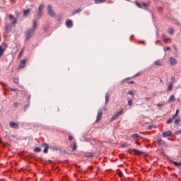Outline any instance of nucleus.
Listing matches in <instances>:
<instances>
[{
  "label": "nucleus",
  "mask_w": 181,
  "mask_h": 181,
  "mask_svg": "<svg viewBox=\"0 0 181 181\" xmlns=\"http://www.w3.org/2000/svg\"><path fill=\"white\" fill-rule=\"evenodd\" d=\"M34 34H35V30L28 29L25 32V35H26L25 40H29V39H30Z\"/></svg>",
  "instance_id": "nucleus-1"
},
{
  "label": "nucleus",
  "mask_w": 181,
  "mask_h": 181,
  "mask_svg": "<svg viewBox=\"0 0 181 181\" xmlns=\"http://www.w3.org/2000/svg\"><path fill=\"white\" fill-rule=\"evenodd\" d=\"M47 11L48 15H49V16H51L52 18H56V13L54 12V11H53V7H52V5H48Z\"/></svg>",
  "instance_id": "nucleus-2"
},
{
  "label": "nucleus",
  "mask_w": 181,
  "mask_h": 181,
  "mask_svg": "<svg viewBox=\"0 0 181 181\" xmlns=\"http://www.w3.org/2000/svg\"><path fill=\"white\" fill-rule=\"evenodd\" d=\"M8 48V44L4 43V45L0 46V57L4 56L5 51Z\"/></svg>",
  "instance_id": "nucleus-3"
},
{
  "label": "nucleus",
  "mask_w": 181,
  "mask_h": 181,
  "mask_svg": "<svg viewBox=\"0 0 181 181\" xmlns=\"http://www.w3.org/2000/svg\"><path fill=\"white\" fill-rule=\"evenodd\" d=\"M43 9H45V5L40 4L38 7V12L37 13L38 18H42V13L43 12Z\"/></svg>",
  "instance_id": "nucleus-4"
},
{
  "label": "nucleus",
  "mask_w": 181,
  "mask_h": 181,
  "mask_svg": "<svg viewBox=\"0 0 181 181\" xmlns=\"http://www.w3.org/2000/svg\"><path fill=\"white\" fill-rule=\"evenodd\" d=\"M8 19H10V21H13L11 22L12 25H16V23L18 22V19H16L13 15L9 14Z\"/></svg>",
  "instance_id": "nucleus-5"
},
{
  "label": "nucleus",
  "mask_w": 181,
  "mask_h": 181,
  "mask_svg": "<svg viewBox=\"0 0 181 181\" xmlns=\"http://www.w3.org/2000/svg\"><path fill=\"white\" fill-rule=\"evenodd\" d=\"M5 33H9V32H11V30H12V25H11V24L6 23L5 24Z\"/></svg>",
  "instance_id": "nucleus-6"
},
{
  "label": "nucleus",
  "mask_w": 181,
  "mask_h": 181,
  "mask_svg": "<svg viewBox=\"0 0 181 181\" xmlns=\"http://www.w3.org/2000/svg\"><path fill=\"white\" fill-rule=\"evenodd\" d=\"M9 125L11 128H13V129H18V128H19V124L15 122H10Z\"/></svg>",
  "instance_id": "nucleus-7"
},
{
  "label": "nucleus",
  "mask_w": 181,
  "mask_h": 181,
  "mask_svg": "<svg viewBox=\"0 0 181 181\" xmlns=\"http://www.w3.org/2000/svg\"><path fill=\"white\" fill-rule=\"evenodd\" d=\"M170 135H172V131L170 130L164 132L162 134L163 138H168V136H170Z\"/></svg>",
  "instance_id": "nucleus-8"
},
{
  "label": "nucleus",
  "mask_w": 181,
  "mask_h": 181,
  "mask_svg": "<svg viewBox=\"0 0 181 181\" xmlns=\"http://www.w3.org/2000/svg\"><path fill=\"white\" fill-rule=\"evenodd\" d=\"M101 118H103V111H100L98 112L97 119L95 122H99V121H101Z\"/></svg>",
  "instance_id": "nucleus-9"
},
{
  "label": "nucleus",
  "mask_w": 181,
  "mask_h": 181,
  "mask_svg": "<svg viewBox=\"0 0 181 181\" xmlns=\"http://www.w3.org/2000/svg\"><path fill=\"white\" fill-rule=\"evenodd\" d=\"M170 63L171 66H176V64H177V61H176V59H175L173 57H170Z\"/></svg>",
  "instance_id": "nucleus-10"
},
{
  "label": "nucleus",
  "mask_w": 181,
  "mask_h": 181,
  "mask_svg": "<svg viewBox=\"0 0 181 181\" xmlns=\"http://www.w3.org/2000/svg\"><path fill=\"white\" fill-rule=\"evenodd\" d=\"M122 112H124V110H121L120 111L117 112L115 115L112 118V119H117L119 115H122Z\"/></svg>",
  "instance_id": "nucleus-11"
},
{
  "label": "nucleus",
  "mask_w": 181,
  "mask_h": 181,
  "mask_svg": "<svg viewBox=\"0 0 181 181\" xmlns=\"http://www.w3.org/2000/svg\"><path fill=\"white\" fill-rule=\"evenodd\" d=\"M66 26L67 28H73V21L71 20H66Z\"/></svg>",
  "instance_id": "nucleus-12"
},
{
  "label": "nucleus",
  "mask_w": 181,
  "mask_h": 181,
  "mask_svg": "<svg viewBox=\"0 0 181 181\" xmlns=\"http://www.w3.org/2000/svg\"><path fill=\"white\" fill-rule=\"evenodd\" d=\"M43 148H45L44 149V153H47V152H49V144L44 143L42 144Z\"/></svg>",
  "instance_id": "nucleus-13"
},
{
  "label": "nucleus",
  "mask_w": 181,
  "mask_h": 181,
  "mask_svg": "<svg viewBox=\"0 0 181 181\" xmlns=\"http://www.w3.org/2000/svg\"><path fill=\"white\" fill-rule=\"evenodd\" d=\"M26 66V59H23L21 62L19 69H23Z\"/></svg>",
  "instance_id": "nucleus-14"
},
{
  "label": "nucleus",
  "mask_w": 181,
  "mask_h": 181,
  "mask_svg": "<svg viewBox=\"0 0 181 181\" xmlns=\"http://www.w3.org/2000/svg\"><path fill=\"white\" fill-rule=\"evenodd\" d=\"M70 148H72V151H77V143L74 141V145L71 144Z\"/></svg>",
  "instance_id": "nucleus-15"
},
{
  "label": "nucleus",
  "mask_w": 181,
  "mask_h": 181,
  "mask_svg": "<svg viewBox=\"0 0 181 181\" xmlns=\"http://www.w3.org/2000/svg\"><path fill=\"white\" fill-rule=\"evenodd\" d=\"M36 28H37V22H36V21H33V29L32 30H36Z\"/></svg>",
  "instance_id": "nucleus-16"
},
{
  "label": "nucleus",
  "mask_w": 181,
  "mask_h": 181,
  "mask_svg": "<svg viewBox=\"0 0 181 181\" xmlns=\"http://www.w3.org/2000/svg\"><path fill=\"white\" fill-rule=\"evenodd\" d=\"M81 11H83V9H81V8H78V9L72 12L71 16H74V15H76V13H80V12H81Z\"/></svg>",
  "instance_id": "nucleus-17"
},
{
  "label": "nucleus",
  "mask_w": 181,
  "mask_h": 181,
  "mask_svg": "<svg viewBox=\"0 0 181 181\" xmlns=\"http://www.w3.org/2000/svg\"><path fill=\"white\" fill-rule=\"evenodd\" d=\"M105 104H108V101H110V95L108 93H106L105 95Z\"/></svg>",
  "instance_id": "nucleus-18"
},
{
  "label": "nucleus",
  "mask_w": 181,
  "mask_h": 181,
  "mask_svg": "<svg viewBox=\"0 0 181 181\" xmlns=\"http://www.w3.org/2000/svg\"><path fill=\"white\" fill-rule=\"evenodd\" d=\"M162 37L163 39V41L165 43H168V40H169V38H168V36H166L164 33L162 34Z\"/></svg>",
  "instance_id": "nucleus-19"
},
{
  "label": "nucleus",
  "mask_w": 181,
  "mask_h": 181,
  "mask_svg": "<svg viewBox=\"0 0 181 181\" xmlns=\"http://www.w3.org/2000/svg\"><path fill=\"white\" fill-rule=\"evenodd\" d=\"M133 152H134V155H142V151L138 149H133Z\"/></svg>",
  "instance_id": "nucleus-20"
},
{
  "label": "nucleus",
  "mask_w": 181,
  "mask_h": 181,
  "mask_svg": "<svg viewBox=\"0 0 181 181\" xmlns=\"http://www.w3.org/2000/svg\"><path fill=\"white\" fill-rule=\"evenodd\" d=\"M30 13V9H26L23 11L24 16H28Z\"/></svg>",
  "instance_id": "nucleus-21"
},
{
  "label": "nucleus",
  "mask_w": 181,
  "mask_h": 181,
  "mask_svg": "<svg viewBox=\"0 0 181 181\" xmlns=\"http://www.w3.org/2000/svg\"><path fill=\"white\" fill-rule=\"evenodd\" d=\"M155 66H162V62L160 60H156L154 62Z\"/></svg>",
  "instance_id": "nucleus-22"
},
{
  "label": "nucleus",
  "mask_w": 181,
  "mask_h": 181,
  "mask_svg": "<svg viewBox=\"0 0 181 181\" xmlns=\"http://www.w3.org/2000/svg\"><path fill=\"white\" fill-rule=\"evenodd\" d=\"M172 90H173V83H170L167 89V91L170 92V91H172Z\"/></svg>",
  "instance_id": "nucleus-23"
},
{
  "label": "nucleus",
  "mask_w": 181,
  "mask_h": 181,
  "mask_svg": "<svg viewBox=\"0 0 181 181\" xmlns=\"http://www.w3.org/2000/svg\"><path fill=\"white\" fill-rule=\"evenodd\" d=\"M131 138H133V139H138V138L141 137L139 136V134H134L131 136Z\"/></svg>",
  "instance_id": "nucleus-24"
},
{
  "label": "nucleus",
  "mask_w": 181,
  "mask_h": 181,
  "mask_svg": "<svg viewBox=\"0 0 181 181\" xmlns=\"http://www.w3.org/2000/svg\"><path fill=\"white\" fill-rule=\"evenodd\" d=\"M175 95H171L168 99V103H172L173 101H175Z\"/></svg>",
  "instance_id": "nucleus-25"
},
{
  "label": "nucleus",
  "mask_w": 181,
  "mask_h": 181,
  "mask_svg": "<svg viewBox=\"0 0 181 181\" xmlns=\"http://www.w3.org/2000/svg\"><path fill=\"white\" fill-rule=\"evenodd\" d=\"M25 52V47L22 48L19 54H18V57H22V55L23 54V52Z\"/></svg>",
  "instance_id": "nucleus-26"
},
{
  "label": "nucleus",
  "mask_w": 181,
  "mask_h": 181,
  "mask_svg": "<svg viewBox=\"0 0 181 181\" xmlns=\"http://www.w3.org/2000/svg\"><path fill=\"white\" fill-rule=\"evenodd\" d=\"M105 0H95V4H104Z\"/></svg>",
  "instance_id": "nucleus-27"
},
{
  "label": "nucleus",
  "mask_w": 181,
  "mask_h": 181,
  "mask_svg": "<svg viewBox=\"0 0 181 181\" xmlns=\"http://www.w3.org/2000/svg\"><path fill=\"white\" fill-rule=\"evenodd\" d=\"M168 33H170V35H173L175 33V30L173 28H169Z\"/></svg>",
  "instance_id": "nucleus-28"
},
{
  "label": "nucleus",
  "mask_w": 181,
  "mask_h": 181,
  "mask_svg": "<svg viewBox=\"0 0 181 181\" xmlns=\"http://www.w3.org/2000/svg\"><path fill=\"white\" fill-rule=\"evenodd\" d=\"M158 144L159 146L163 145V144H164L163 140H162V139L158 140Z\"/></svg>",
  "instance_id": "nucleus-29"
},
{
  "label": "nucleus",
  "mask_w": 181,
  "mask_h": 181,
  "mask_svg": "<svg viewBox=\"0 0 181 181\" xmlns=\"http://www.w3.org/2000/svg\"><path fill=\"white\" fill-rule=\"evenodd\" d=\"M173 165H175V166H177V168H179V166H181V163H177L176 161L173 162Z\"/></svg>",
  "instance_id": "nucleus-30"
},
{
  "label": "nucleus",
  "mask_w": 181,
  "mask_h": 181,
  "mask_svg": "<svg viewBox=\"0 0 181 181\" xmlns=\"http://www.w3.org/2000/svg\"><path fill=\"white\" fill-rule=\"evenodd\" d=\"M135 93H136V91H135V90H130V91L128 92V94L129 95H134V94H135Z\"/></svg>",
  "instance_id": "nucleus-31"
},
{
  "label": "nucleus",
  "mask_w": 181,
  "mask_h": 181,
  "mask_svg": "<svg viewBox=\"0 0 181 181\" xmlns=\"http://www.w3.org/2000/svg\"><path fill=\"white\" fill-rule=\"evenodd\" d=\"M174 124H175V125L180 124V119H176L174 122Z\"/></svg>",
  "instance_id": "nucleus-32"
},
{
  "label": "nucleus",
  "mask_w": 181,
  "mask_h": 181,
  "mask_svg": "<svg viewBox=\"0 0 181 181\" xmlns=\"http://www.w3.org/2000/svg\"><path fill=\"white\" fill-rule=\"evenodd\" d=\"M40 151H42V148H40L39 147H36L34 149V152H40Z\"/></svg>",
  "instance_id": "nucleus-33"
},
{
  "label": "nucleus",
  "mask_w": 181,
  "mask_h": 181,
  "mask_svg": "<svg viewBox=\"0 0 181 181\" xmlns=\"http://www.w3.org/2000/svg\"><path fill=\"white\" fill-rule=\"evenodd\" d=\"M172 122H173V119H172V118L167 120V124H172Z\"/></svg>",
  "instance_id": "nucleus-34"
},
{
  "label": "nucleus",
  "mask_w": 181,
  "mask_h": 181,
  "mask_svg": "<svg viewBox=\"0 0 181 181\" xmlns=\"http://www.w3.org/2000/svg\"><path fill=\"white\" fill-rule=\"evenodd\" d=\"M175 81H176V78H175V76H173L171 78V83H173H173H175Z\"/></svg>",
  "instance_id": "nucleus-35"
},
{
  "label": "nucleus",
  "mask_w": 181,
  "mask_h": 181,
  "mask_svg": "<svg viewBox=\"0 0 181 181\" xmlns=\"http://www.w3.org/2000/svg\"><path fill=\"white\" fill-rule=\"evenodd\" d=\"M128 105H129V107L132 105V100L130 99L128 100Z\"/></svg>",
  "instance_id": "nucleus-36"
},
{
  "label": "nucleus",
  "mask_w": 181,
  "mask_h": 181,
  "mask_svg": "<svg viewBox=\"0 0 181 181\" xmlns=\"http://www.w3.org/2000/svg\"><path fill=\"white\" fill-rule=\"evenodd\" d=\"M118 176H119V177H122L124 176V173H122V172H119L118 173Z\"/></svg>",
  "instance_id": "nucleus-37"
},
{
  "label": "nucleus",
  "mask_w": 181,
  "mask_h": 181,
  "mask_svg": "<svg viewBox=\"0 0 181 181\" xmlns=\"http://www.w3.org/2000/svg\"><path fill=\"white\" fill-rule=\"evenodd\" d=\"M19 105V104L18 103H13V107H15V108H18V106Z\"/></svg>",
  "instance_id": "nucleus-38"
},
{
  "label": "nucleus",
  "mask_w": 181,
  "mask_h": 181,
  "mask_svg": "<svg viewBox=\"0 0 181 181\" xmlns=\"http://www.w3.org/2000/svg\"><path fill=\"white\" fill-rule=\"evenodd\" d=\"M13 82L18 83H19V80H18V78H14Z\"/></svg>",
  "instance_id": "nucleus-39"
},
{
  "label": "nucleus",
  "mask_w": 181,
  "mask_h": 181,
  "mask_svg": "<svg viewBox=\"0 0 181 181\" xmlns=\"http://www.w3.org/2000/svg\"><path fill=\"white\" fill-rule=\"evenodd\" d=\"M175 134H176V135H180V134H181V130L177 131Z\"/></svg>",
  "instance_id": "nucleus-40"
},
{
  "label": "nucleus",
  "mask_w": 181,
  "mask_h": 181,
  "mask_svg": "<svg viewBox=\"0 0 181 181\" xmlns=\"http://www.w3.org/2000/svg\"><path fill=\"white\" fill-rule=\"evenodd\" d=\"M136 5L138 6V8H142V6H141V4L139 3H136Z\"/></svg>",
  "instance_id": "nucleus-41"
},
{
  "label": "nucleus",
  "mask_w": 181,
  "mask_h": 181,
  "mask_svg": "<svg viewBox=\"0 0 181 181\" xmlns=\"http://www.w3.org/2000/svg\"><path fill=\"white\" fill-rule=\"evenodd\" d=\"M142 5H143V6L148 8V4L146 3H143Z\"/></svg>",
  "instance_id": "nucleus-42"
},
{
  "label": "nucleus",
  "mask_w": 181,
  "mask_h": 181,
  "mask_svg": "<svg viewBox=\"0 0 181 181\" xmlns=\"http://www.w3.org/2000/svg\"><path fill=\"white\" fill-rule=\"evenodd\" d=\"M175 115H179V109H177L176 112H175Z\"/></svg>",
  "instance_id": "nucleus-43"
},
{
  "label": "nucleus",
  "mask_w": 181,
  "mask_h": 181,
  "mask_svg": "<svg viewBox=\"0 0 181 181\" xmlns=\"http://www.w3.org/2000/svg\"><path fill=\"white\" fill-rule=\"evenodd\" d=\"M11 91H18V89L11 88Z\"/></svg>",
  "instance_id": "nucleus-44"
},
{
  "label": "nucleus",
  "mask_w": 181,
  "mask_h": 181,
  "mask_svg": "<svg viewBox=\"0 0 181 181\" xmlns=\"http://www.w3.org/2000/svg\"><path fill=\"white\" fill-rule=\"evenodd\" d=\"M158 107H163V104H160V103H158L157 105Z\"/></svg>",
  "instance_id": "nucleus-45"
},
{
  "label": "nucleus",
  "mask_w": 181,
  "mask_h": 181,
  "mask_svg": "<svg viewBox=\"0 0 181 181\" xmlns=\"http://www.w3.org/2000/svg\"><path fill=\"white\" fill-rule=\"evenodd\" d=\"M153 128V125H150L148 127V129H152Z\"/></svg>",
  "instance_id": "nucleus-46"
},
{
  "label": "nucleus",
  "mask_w": 181,
  "mask_h": 181,
  "mask_svg": "<svg viewBox=\"0 0 181 181\" xmlns=\"http://www.w3.org/2000/svg\"><path fill=\"white\" fill-rule=\"evenodd\" d=\"M69 141H73V136H69Z\"/></svg>",
  "instance_id": "nucleus-47"
},
{
  "label": "nucleus",
  "mask_w": 181,
  "mask_h": 181,
  "mask_svg": "<svg viewBox=\"0 0 181 181\" xmlns=\"http://www.w3.org/2000/svg\"><path fill=\"white\" fill-rule=\"evenodd\" d=\"M128 84H135V82L133 81H130V82H128Z\"/></svg>",
  "instance_id": "nucleus-48"
},
{
  "label": "nucleus",
  "mask_w": 181,
  "mask_h": 181,
  "mask_svg": "<svg viewBox=\"0 0 181 181\" xmlns=\"http://www.w3.org/2000/svg\"><path fill=\"white\" fill-rule=\"evenodd\" d=\"M177 117V115H176L175 114L173 116V117L171 119H175V118H176Z\"/></svg>",
  "instance_id": "nucleus-49"
},
{
  "label": "nucleus",
  "mask_w": 181,
  "mask_h": 181,
  "mask_svg": "<svg viewBox=\"0 0 181 181\" xmlns=\"http://www.w3.org/2000/svg\"><path fill=\"white\" fill-rule=\"evenodd\" d=\"M165 50H166V51L171 50L170 47H167L166 49H165Z\"/></svg>",
  "instance_id": "nucleus-50"
},
{
  "label": "nucleus",
  "mask_w": 181,
  "mask_h": 181,
  "mask_svg": "<svg viewBox=\"0 0 181 181\" xmlns=\"http://www.w3.org/2000/svg\"><path fill=\"white\" fill-rule=\"evenodd\" d=\"M151 100V98H146V101H149Z\"/></svg>",
  "instance_id": "nucleus-51"
},
{
  "label": "nucleus",
  "mask_w": 181,
  "mask_h": 181,
  "mask_svg": "<svg viewBox=\"0 0 181 181\" xmlns=\"http://www.w3.org/2000/svg\"><path fill=\"white\" fill-rule=\"evenodd\" d=\"M174 49H175V52H177V48H176V47H174Z\"/></svg>",
  "instance_id": "nucleus-52"
},
{
  "label": "nucleus",
  "mask_w": 181,
  "mask_h": 181,
  "mask_svg": "<svg viewBox=\"0 0 181 181\" xmlns=\"http://www.w3.org/2000/svg\"><path fill=\"white\" fill-rule=\"evenodd\" d=\"M127 80H129V78L124 79L123 81H127Z\"/></svg>",
  "instance_id": "nucleus-53"
},
{
  "label": "nucleus",
  "mask_w": 181,
  "mask_h": 181,
  "mask_svg": "<svg viewBox=\"0 0 181 181\" xmlns=\"http://www.w3.org/2000/svg\"><path fill=\"white\" fill-rule=\"evenodd\" d=\"M90 156V157H93V155H90V156Z\"/></svg>",
  "instance_id": "nucleus-54"
},
{
  "label": "nucleus",
  "mask_w": 181,
  "mask_h": 181,
  "mask_svg": "<svg viewBox=\"0 0 181 181\" xmlns=\"http://www.w3.org/2000/svg\"><path fill=\"white\" fill-rule=\"evenodd\" d=\"M135 76H138V74H136Z\"/></svg>",
  "instance_id": "nucleus-55"
},
{
  "label": "nucleus",
  "mask_w": 181,
  "mask_h": 181,
  "mask_svg": "<svg viewBox=\"0 0 181 181\" xmlns=\"http://www.w3.org/2000/svg\"><path fill=\"white\" fill-rule=\"evenodd\" d=\"M0 144H1V139H0Z\"/></svg>",
  "instance_id": "nucleus-56"
},
{
  "label": "nucleus",
  "mask_w": 181,
  "mask_h": 181,
  "mask_svg": "<svg viewBox=\"0 0 181 181\" xmlns=\"http://www.w3.org/2000/svg\"><path fill=\"white\" fill-rule=\"evenodd\" d=\"M0 40H1V37H0Z\"/></svg>",
  "instance_id": "nucleus-57"
}]
</instances>
